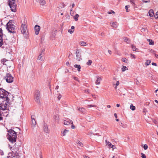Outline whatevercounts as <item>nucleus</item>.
<instances>
[{
    "mask_svg": "<svg viewBox=\"0 0 158 158\" xmlns=\"http://www.w3.org/2000/svg\"><path fill=\"white\" fill-rule=\"evenodd\" d=\"M121 69L123 72H124L126 70H127L128 68L126 66H123Z\"/></svg>",
    "mask_w": 158,
    "mask_h": 158,
    "instance_id": "c756f323",
    "label": "nucleus"
},
{
    "mask_svg": "<svg viewBox=\"0 0 158 158\" xmlns=\"http://www.w3.org/2000/svg\"><path fill=\"white\" fill-rule=\"evenodd\" d=\"M115 12L113 10H111L110 11H108L107 12V13L109 14H115Z\"/></svg>",
    "mask_w": 158,
    "mask_h": 158,
    "instance_id": "c9c22d12",
    "label": "nucleus"
},
{
    "mask_svg": "<svg viewBox=\"0 0 158 158\" xmlns=\"http://www.w3.org/2000/svg\"><path fill=\"white\" fill-rule=\"evenodd\" d=\"M92 63V61L91 60H89L88 62L87 63V64L88 65H90Z\"/></svg>",
    "mask_w": 158,
    "mask_h": 158,
    "instance_id": "473e14b6",
    "label": "nucleus"
},
{
    "mask_svg": "<svg viewBox=\"0 0 158 158\" xmlns=\"http://www.w3.org/2000/svg\"><path fill=\"white\" fill-rule=\"evenodd\" d=\"M150 52L151 53H152L154 55V54H155V51L153 50H152V49L150 50Z\"/></svg>",
    "mask_w": 158,
    "mask_h": 158,
    "instance_id": "49530a36",
    "label": "nucleus"
},
{
    "mask_svg": "<svg viewBox=\"0 0 158 158\" xmlns=\"http://www.w3.org/2000/svg\"><path fill=\"white\" fill-rule=\"evenodd\" d=\"M124 41L127 43H128V41H129V39L128 38H126L124 39Z\"/></svg>",
    "mask_w": 158,
    "mask_h": 158,
    "instance_id": "09e8293b",
    "label": "nucleus"
},
{
    "mask_svg": "<svg viewBox=\"0 0 158 158\" xmlns=\"http://www.w3.org/2000/svg\"><path fill=\"white\" fill-rule=\"evenodd\" d=\"M147 41L149 42V45H153L154 44V42L151 39H148Z\"/></svg>",
    "mask_w": 158,
    "mask_h": 158,
    "instance_id": "4be33fe9",
    "label": "nucleus"
},
{
    "mask_svg": "<svg viewBox=\"0 0 158 158\" xmlns=\"http://www.w3.org/2000/svg\"><path fill=\"white\" fill-rule=\"evenodd\" d=\"M21 31L23 34H25L27 31V28L26 24L24 23H22L21 25Z\"/></svg>",
    "mask_w": 158,
    "mask_h": 158,
    "instance_id": "423d86ee",
    "label": "nucleus"
},
{
    "mask_svg": "<svg viewBox=\"0 0 158 158\" xmlns=\"http://www.w3.org/2000/svg\"><path fill=\"white\" fill-rule=\"evenodd\" d=\"M154 17L156 19L158 18V11L156 12V14L154 15Z\"/></svg>",
    "mask_w": 158,
    "mask_h": 158,
    "instance_id": "c03bdc74",
    "label": "nucleus"
},
{
    "mask_svg": "<svg viewBox=\"0 0 158 158\" xmlns=\"http://www.w3.org/2000/svg\"><path fill=\"white\" fill-rule=\"evenodd\" d=\"M141 155H142V158H146V156L145 154H144L143 153H141Z\"/></svg>",
    "mask_w": 158,
    "mask_h": 158,
    "instance_id": "a18cd8bd",
    "label": "nucleus"
},
{
    "mask_svg": "<svg viewBox=\"0 0 158 158\" xmlns=\"http://www.w3.org/2000/svg\"><path fill=\"white\" fill-rule=\"evenodd\" d=\"M130 109L133 111L135 110V107L133 104H131L130 105Z\"/></svg>",
    "mask_w": 158,
    "mask_h": 158,
    "instance_id": "cd10ccee",
    "label": "nucleus"
},
{
    "mask_svg": "<svg viewBox=\"0 0 158 158\" xmlns=\"http://www.w3.org/2000/svg\"><path fill=\"white\" fill-rule=\"evenodd\" d=\"M130 7V6L129 5H127V6H125V9H126V11L127 12H128V8H129Z\"/></svg>",
    "mask_w": 158,
    "mask_h": 158,
    "instance_id": "ea45409f",
    "label": "nucleus"
},
{
    "mask_svg": "<svg viewBox=\"0 0 158 158\" xmlns=\"http://www.w3.org/2000/svg\"><path fill=\"white\" fill-rule=\"evenodd\" d=\"M151 63V61L150 60H146L145 64L146 66L149 65Z\"/></svg>",
    "mask_w": 158,
    "mask_h": 158,
    "instance_id": "c85d7f7f",
    "label": "nucleus"
},
{
    "mask_svg": "<svg viewBox=\"0 0 158 158\" xmlns=\"http://www.w3.org/2000/svg\"><path fill=\"white\" fill-rule=\"evenodd\" d=\"M77 109L80 111L83 114L85 113L86 112V110L84 108L78 107Z\"/></svg>",
    "mask_w": 158,
    "mask_h": 158,
    "instance_id": "dca6fc26",
    "label": "nucleus"
},
{
    "mask_svg": "<svg viewBox=\"0 0 158 158\" xmlns=\"http://www.w3.org/2000/svg\"><path fill=\"white\" fill-rule=\"evenodd\" d=\"M6 91L0 88V121L3 119L1 116V110H5L6 108V103L9 101V98L6 96Z\"/></svg>",
    "mask_w": 158,
    "mask_h": 158,
    "instance_id": "f257e3e1",
    "label": "nucleus"
},
{
    "mask_svg": "<svg viewBox=\"0 0 158 158\" xmlns=\"http://www.w3.org/2000/svg\"><path fill=\"white\" fill-rule=\"evenodd\" d=\"M37 2L40 3L41 5H44L46 3V2L44 0H36Z\"/></svg>",
    "mask_w": 158,
    "mask_h": 158,
    "instance_id": "a211bd4d",
    "label": "nucleus"
},
{
    "mask_svg": "<svg viewBox=\"0 0 158 158\" xmlns=\"http://www.w3.org/2000/svg\"><path fill=\"white\" fill-rule=\"evenodd\" d=\"M114 115L116 118H117V116L116 114L114 113Z\"/></svg>",
    "mask_w": 158,
    "mask_h": 158,
    "instance_id": "13d9d810",
    "label": "nucleus"
},
{
    "mask_svg": "<svg viewBox=\"0 0 158 158\" xmlns=\"http://www.w3.org/2000/svg\"><path fill=\"white\" fill-rule=\"evenodd\" d=\"M73 10L72 9H71V10H70V15L72 16H73L74 14V12L73 11Z\"/></svg>",
    "mask_w": 158,
    "mask_h": 158,
    "instance_id": "58836bf2",
    "label": "nucleus"
},
{
    "mask_svg": "<svg viewBox=\"0 0 158 158\" xmlns=\"http://www.w3.org/2000/svg\"><path fill=\"white\" fill-rule=\"evenodd\" d=\"M120 106V105L119 104H117L116 105V106L117 107H119Z\"/></svg>",
    "mask_w": 158,
    "mask_h": 158,
    "instance_id": "69168bd1",
    "label": "nucleus"
},
{
    "mask_svg": "<svg viewBox=\"0 0 158 158\" xmlns=\"http://www.w3.org/2000/svg\"><path fill=\"white\" fill-rule=\"evenodd\" d=\"M68 32L72 34L74 32V30H73L70 29L68 30Z\"/></svg>",
    "mask_w": 158,
    "mask_h": 158,
    "instance_id": "37998d69",
    "label": "nucleus"
},
{
    "mask_svg": "<svg viewBox=\"0 0 158 158\" xmlns=\"http://www.w3.org/2000/svg\"><path fill=\"white\" fill-rule=\"evenodd\" d=\"M108 52L110 55L111 53V51L110 50H108Z\"/></svg>",
    "mask_w": 158,
    "mask_h": 158,
    "instance_id": "052dcab7",
    "label": "nucleus"
},
{
    "mask_svg": "<svg viewBox=\"0 0 158 158\" xmlns=\"http://www.w3.org/2000/svg\"><path fill=\"white\" fill-rule=\"evenodd\" d=\"M122 61L125 63H127V60L126 58H123L122 59Z\"/></svg>",
    "mask_w": 158,
    "mask_h": 158,
    "instance_id": "4c0bfd02",
    "label": "nucleus"
},
{
    "mask_svg": "<svg viewBox=\"0 0 158 158\" xmlns=\"http://www.w3.org/2000/svg\"><path fill=\"white\" fill-rule=\"evenodd\" d=\"M61 97V95L60 94L58 96L57 98L59 100H60Z\"/></svg>",
    "mask_w": 158,
    "mask_h": 158,
    "instance_id": "603ef678",
    "label": "nucleus"
},
{
    "mask_svg": "<svg viewBox=\"0 0 158 158\" xmlns=\"http://www.w3.org/2000/svg\"><path fill=\"white\" fill-rule=\"evenodd\" d=\"M40 27L38 25H35V33L36 35H38L39 33L40 30Z\"/></svg>",
    "mask_w": 158,
    "mask_h": 158,
    "instance_id": "9d476101",
    "label": "nucleus"
},
{
    "mask_svg": "<svg viewBox=\"0 0 158 158\" xmlns=\"http://www.w3.org/2000/svg\"><path fill=\"white\" fill-rule=\"evenodd\" d=\"M130 2L132 4L133 6H135V4L134 2V0H130Z\"/></svg>",
    "mask_w": 158,
    "mask_h": 158,
    "instance_id": "72a5a7b5",
    "label": "nucleus"
},
{
    "mask_svg": "<svg viewBox=\"0 0 158 158\" xmlns=\"http://www.w3.org/2000/svg\"><path fill=\"white\" fill-rule=\"evenodd\" d=\"M131 46L133 51L136 52V50L138 49V48H136V47L134 45L132 44Z\"/></svg>",
    "mask_w": 158,
    "mask_h": 158,
    "instance_id": "bb28decb",
    "label": "nucleus"
},
{
    "mask_svg": "<svg viewBox=\"0 0 158 158\" xmlns=\"http://www.w3.org/2000/svg\"><path fill=\"white\" fill-rule=\"evenodd\" d=\"M136 83L137 85H138L139 84V82L137 80H136Z\"/></svg>",
    "mask_w": 158,
    "mask_h": 158,
    "instance_id": "e2e57ef3",
    "label": "nucleus"
},
{
    "mask_svg": "<svg viewBox=\"0 0 158 158\" xmlns=\"http://www.w3.org/2000/svg\"><path fill=\"white\" fill-rule=\"evenodd\" d=\"M74 67L77 68V71L78 72L81 71V67L80 65L75 64L74 65Z\"/></svg>",
    "mask_w": 158,
    "mask_h": 158,
    "instance_id": "412c9836",
    "label": "nucleus"
},
{
    "mask_svg": "<svg viewBox=\"0 0 158 158\" xmlns=\"http://www.w3.org/2000/svg\"><path fill=\"white\" fill-rule=\"evenodd\" d=\"M110 24L112 27L114 28L117 27L118 25V24L116 22H111Z\"/></svg>",
    "mask_w": 158,
    "mask_h": 158,
    "instance_id": "2eb2a0df",
    "label": "nucleus"
},
{
    "mask_svg": "<svg viewBox=\"0 0 158 158\" xmlns=\"http://www.w3.org/2000/svg\"><path fill=\"white\" fill-rule=\"evenodd\" d=\"M102 78L99 77H97L95 81V84L97 85H99L100 84L101 81H102Z\"/></svg>",
    "mask_w": 158,
    "mask_h": 158,
    "instance_id": "ddd939ff",
    "label": "nucleus"
},
{
    "mask_svg": "<svg viewBox=\"0 0 158 158\" xmlns=\"http://www.w3.org/2000/svg\"><path fill=\"white\" fill-rule=\"evenodd\" d=\"M71 124L72 125L71 126V128L73 129H74L75 128V127L73 125V123Z\"/></svg>",
    "mask_w": 158,
    "mask_h": 158,
    "instance_id": "864d4df0",
    "label": "nucleus"
},
{
    "mask_svg": "<svg viewBox=\"0 0 158 158\" xmlns=\"http://www.w3.org/2000/svg\"><path fill=\"white\" fill-rule=\"evenodd\" d=\"M105 68L102 66H101L100 67V69L104 70Z\"/></svg>",
    "mask_w": 158,
    "mask_h": 158,
    "instance_id": "3c124183",
    "label": "nucleus"
},
{
    "mask_svg": "<svg viewBox=\"0 0 158 158\" xmlns=\"http://www.w3.org/2000/svg\"><path fill=\"white\" fill-rule=\"evenodd\" d=\"M143 2L145 3H147L150 2V0H143Z\"/></svg>",
    "mask_w": 158,
    "mask_h": 158,
    "instance_id": "8fccbe9b",
    "label": "nucleus"
},
{
    "mask_svg": "<svg viewBox=\"0 0 158 158\" xmlns=\"http://www.w3.org/2000/svg\"><path fill=\"white\" fill-rule=\"evenodd\" d=\"M42 52L41 53V54L39 55V56H38V60H41V58L42 57Z\"/></svg>",
    "mask_w": 158,
    "mask_h": 158,
    "instance_id": "e433bc0d",
    "label": "nucleus"
},
{
    "mask_svg": "<svg viewBox=\"0 0 158 158\" xmlns=\"http://www.w3.org/2000/svg\"><path fill=\"white\" fill-rule=\"evenodd\" d=\"M149 15L151 17H152L154 15V11L153 10L151 9L149 11Z\"/></svg>",
    "mask_w": 158,
    "mask_h": 158,
    "instance_id": "aec40b11",
    "label": "nucleus"
},
{
    "mask_svg": "<svg viewBox=\"0 0 158 158\" xmlns=\"http://www.w3.org/2000/svg\"><path fill=\"white\" fill-rule=\"evenodd\" d=\"M69 130L64 129L61 132V135L62 136H66L68 133Z\"/></svg>",
    "mask_w": 158,
    "mask_h": 158,
    "instance_id": "f8f14e48",
    "label": "nucleus"
},
{
    "mask_svg": "<svg viewBox=\"0 0 158 158\" xmlns=\"http://www.w3.org/2000/svg\"><path fill=\"white\" fill-rule=\"evenodd\" d=\"M88 106L89 107H96V106L95 105H88Z\"/></svg>",
    "mask_w": 158,
    "mask_h": 158,
    "instance_id": "79ce46f5",
    "label": "nucleus"
},
{
    "mask_svg": "<svg viewBox=\"0 0 158 158\" xmlns=\"http://www.w3.org/2000/svg\"><path fill=\"white\" fill-rule=\"evenodd\" d=\"M44 131L46 132H48V127L47 125H45L44 127Z\"/></svg>",
    "mask_w": 158,
    "mask_h": 158,
    "instance_id": "393cba45",
    "label": "nucleus"
},
{
    "mask_svg": "<svg viewBox=\"0 0 158 158\" xmlns=\"http://www.w3.org/2000/svg\"><path fill=\"white\" fill-rule=\"evenodd\" d=\"M79 15L78 14H76L74 16L73 18L76 21H77L78 20V18L79 17Z\"/></svg>",
    "mask_w": 158,
    "mask_h": 158,
    "instance_id": "a878e982",
    "label": "nucleus"
},
{
    "mask_svg": "<svg viewBox=\"0 0 158 158\" xmlns=\"http://www.w3.org/2000/svg\"><path fill=\"white\" fill-rule=\"evenodd\" d=\"M154 55H155V57H156V58H158V55L156 54H154Z\"/></svg>",
    "mask_w": 158,
    "mask_h": 158,
    "instance_id": "bf43d9fd",
    "label": "nucleus"
},
{
    "mask_svg": "<svg viewBox=\"0 0 158 158\" xmlns=\"http://www.w3.org/2000/svg\"><path fill=\"white\" fill-rule=\"evenodd\" d=\"M75 5L74 3L72 4V7H73Z\"/></svg>",
    "mask_w": 158,
    "mask_h": 158,
    "instance_id": "774afa93",
    "label": "nucleus"
},
{
    "mask_svg": "<svg viewBox=\"0 0 158 158\" xmlns=\"http://www.w3.org/2000/svg\"><path fill=\"white\" fill-rule=\"evenodd\" d=\"M54 118L56 122L58 123L59 122V117L58 115H54Z\"/></svg>",
    "mask_w": 158,
    "mask_h": 158,
    "instance_id": "6ab92c4d",
    "label": "nucleus"
},
{
    "mask_svg": "<svg viewBox=\"0 0 158 158\" xmlns=\"http://www.w3.org/2000/svg\"><path fill=\"white\" fill-rule=\"evenodd\" d=\"M64 124L66 125H69L70 124H73V122L72 120H69L68 121L65 120L64 121Z\"/></svg>",
    "mask_w": 158,
    "mask_h": 158,
    "instance_id": "4468645a",
    "label": "nucleus"
},
{
    "mask_svg": "<svg viewBox=\"0 0 158 158\" xmlns=\"http://www.w3.org/2000/svg\"><path fill=\"white\" fill-rule=\"evenodd\" d=\"M155 102L158 104V101L157 100H155Z\"/></svg>",
    "mask_w": 158,
    "mask_h": 158,
    "instance_id": "338daca9",
    "label": "nucleus"
},
{
    "mask_svg": "<svg viewBox=\"0 0 158 158\" xmlns=\"http://www.w3.org/2000/svg\"><path fill=\"white\" fill-rule=\"evenodd\" d=\"M8 4L11 10L14 12H16V5L15 3V1H10V2H8Z\"/></svg>",
    "mask_w": 158,
    "mask_h": 158,
    "instance_id": "39448f33",
    "label": "nucleus"
},
{
    "mask_svg": "<svg viewBox=\"0 0 158 158\" xmlns=\"http://www.w3.org/2000/svg\"><path fill=\"white\" fill-rule=\"evenodd\" d=\"M8 139L9 141L12 143L15 142L16 141L17 133L12 129L8 130Z\"/></svg>",
    "mask_w": 158,
    "mask_h": 158,
    "instance_id": "f03ea898",
    "label": "nucleus"
},
{
    "mask_svg": "<svg viewBox=\"0 0 158 158\" xmlns=\"http://www.w3.org/2000/svg\"><path fill=\"white\" fill-rule=\"evenodd\" d=\"M74 26H72L71 27V29L72 30H73L74 31Z\"/></svg>",
    "mask_w": 158,
    "mask_h": 158,
    "instance_id": "6e6d98bb",
    "label": "nucleus"
},
{
    "mask_svg": "<svg viewBox=\"0 0 158 158\" xmlns=\"http://www.w3.org/2000/svg\"><path fill=\"white\" fill-rule=\"evenodd\" d=\"M6 82L8 83H11L13 82L14 77L9 73H6V76L4 77Z\"/></svg>",
    "mask_w": 158,
    "mask_h": 158,
    "instance_id": "20e7f679",
    "label": "nucleus"
},
{
    "mask_svg": "<svg viewBox=\"0 0 158 158\" xmlns=\"http://www.w3.org/2000/svg\"><path fill=\"white\" fill-rule=\"evenodd\" d=\"M66 64L68 66L69 65V62L68 61L66 63Z\"/></svg>",
    "mask_w": 158,
    "mask_h": 158,
    "instance_id": "680f3d73",
    "label": "nucleus"
},
{
    "mask_svg": "<svg viewBox=\"0 0 158 158\" xmlns=\"http://www.w3.org/2000/svg\"><path fill=\"white\" fill-rule=\"evenodd\" d=\"M79 44L80 45L82 46H85L88 45L87 43L85 41H80Z\"/></svg>",
    "mask_w": 158,
    "mask_h": 158,
    "instance_id": "f3484780",
    "label": "nucleus"
},
{
    "mask_svg": "<svg viewBox=\"0 0 158 158\" xmlns=\"http://www.w3.org/2000/svg\"><path fill=\"white\" fill-rule=\"evenodd\" d=\"M11 62V61H9L8 60H7V61H6V62L5 63L4 65H5L6 66H9L10 68L11 67L10 64V63Z\"/></svg>",
    "mask_w": 158,
    "mask_h": 158,
    "instance_id": "5701e85b",
    "label": "nucleus"
},
{
    "mask_svg": "<svg viewBox=\"0 0 158 158\" xmlns=\"http://www.w3.org/2000/svg\"><path fill=\"white\" fill-rule=\"evenodd\" d=\"M145 30H146V29L145 28H142L141 29V31L142 32L144 31H145Z\"/></svg>",
    "mask_w": 158,
    "mask_h": 158,
    "instance_id": "5fc2aeb1",
    "label": "nucleus"
},
{
    "mask_svg": "<svg viewBox=\"0 0 158 158\" xmlns=\"http://www.w3.org/2000/svg\"><path fill=\"white\" fill-rule=\"evenodd\" d=\"M105 141L106 145L108 146L109 148H112L113 149V150L115 148V146L114 145H113L110 142L106 140Z\"/></svg>",
    "mask_w": 158,
    "mask_h": 158,
    "instance_id": "1a4fd4ad",
    "label": "nucleus"
},
{
    "mask_svg": "<svg viewBox=\"0 0 158 158\" xmlns=\"http://www.w3.org/2000/svg\"><path fill=\"white\" fill-rule=\"evenodd\" d=\"M2 35V30L1 28H0V47H1L3 44Z\"/></svg>",
    "mask_w": 158,
    "mask_h": 158,
    "instance_id": "9b49d317",
    "label": "nucleus"
},
{
    "mask_svg": "<svg viewBox=\"0 0 158 158\" xmlns=\"http://www.w3.org/2000/svg\"><path fill=\"white\" fill-rule=\"evenodd\" d=\"M84 158H89V157H88V156H84Z\"/></svg>",
    "mask_w": 158,
    "mask_h": 158,
    "instance_id": "0e129e2a",
    "label": "nucleus"
},
{
    "mask_svg": "<svg viewBox=\"0 0 158 158\" xmlns=\"http://www.w3.org/2000/svg\"><path fill=\"white\" fill-rule=\"evenodd\" d=\"M152 65H153L155 66H157L156 64V63H152Z\"/></svg>",
    "mask_w": 158,
    "mask_h": 158,
    "instance_id": "4d7b16f0",
    "label": "nucleus"
},
{
    "mask_svg": "<svg viewBox=\"0 0 158 158\" xmlns=\"http://www.w3.org/2000/svg\"><path fill=\"white\" fill-rule=\"evenodd\" d=\"M143 148L144 150H146L148 148V146L147 144H145L143 145Z\"/></svg>",
    "mask_w": 158,
    "mask_h": 158,
    "instance_id": "a19ab883",
    "label": "nucleus"
},
{
    "mask_svg": "<svg viewBox=\"0 0 158 158\" xmlns=\"http://www.w3.org/2000/svg\"><path fill=\"white\" fill-rule=\"evenodd\" d=\"M40 93L39 91H36L35 92V101L39 103L40 102Z\"/></svg>",
    "mask_w": 158,
    "mask_h": 158,
    "instance_id": "0eeeda50",
    "label": "nucleus"
},
{
    "mask_svg": "<svg viewBox=\"0 0 158 158\" xmlns=\"http://www.w3.org/2000/svg\"><path fill=\"white\" fill-rule=\"evenodd\" d=\"M130 55V56H131V57L132 59H135L136 58V56L134 54L131 53V54Z\"/></svg>",
    "mask_w": 158,
    "mask_h": 158,
    "instance_id": "7c9ffc66",
    "label": "nucleus"
},
{
    "mask_svg": "<svg viewBox=\"0 0 158 158\" xmlns=\"http://www.w3.org/2000/svg\"><path fill=\"white\" fill-rule=\"evenodd\" d=\"M119 81H117V82H116V86H115V89H116L117 88V86H118V85H119Z\"/></svg>",
    "mask_w": 158,
    "mask_h": 158,
    "instance_id": "de8ad7c7",
    "label": "nucleus"
},
{
    "mask_svg": "<svg viewBox=\"0 0 158 158\" xmlns=\"http://www.w3.org/2000/svg\"><path fill=\"white\" fill-rule=\"evenodd\" d=\"M31 118L32 119L31 121L32 125H33V126H35L36 124L35 120L34 118H33L32 116L31 117Z\"/></svg>",
    "mask_w": 158,
    "mask_h": 158,
    "instance_id": "b1692460",
    "label": "nucleus"
},
{
    "mask_svg": "<svg viewBox=\"0 0 158 158\" xmlns=\"http://www.w3.org/2000/svg\"><path fill=\"white\" fill-rule=\"evenodd\" d=\"M77 143L78 145H79L81 147L83 146V144L80 141H78Z\"/></svg>",
    "mask_w": 158,
    "mask_h": 158,
    "instance_id": "f704fd0d",
    "label": "nucleus"
},
{
    "mask_svg": "<svg viewBox=\"0 0 158 158\" xmlns=\"http://www.w3.org/2000/svg\"><path fill=\"white\" fill-rule=\"evenodd\" d=\"M76 60H77L80 61L82 60L81 54L79 51H77L76 52Z\"/></svg>",
    "mask_w": 158,
    "mask_h": 158,
    "instance_id": "6e6552de",
    "label": "nucleus"
},
{
    "mask_svg": "<svg viewBox=\"0 0 158 158\" xmlns=\"http://www.w3.org/2000/svg\"><path fill=\"white\" fill-rule=\"evenodd\" d=\"M7 61V60L6 59H3L1 60V62L3 64H4Z\"/></svg>",
    "mask_w": 158,
    "mask_h": 158,
    "instance_id": "2f4dec72",
    "label": "nucleus"
},
{
    "mask_svg": "<svg viewBox=\"0 0 158 158\" xmlns=\"http://www.w3.org/2000/svg\"><path fill=\"white\" fill-rule=\"evenodd\" d=\"M14 22L13 20L10 21L6 24V28L9 32L14 33L15 29V27L14 25Z\"/></svg>",
    "mask_w": 158,
    "mask_h": 158,
    "instance_id": "7ed1b4c3",
    "label": "nucleus"
}]
</instances>
